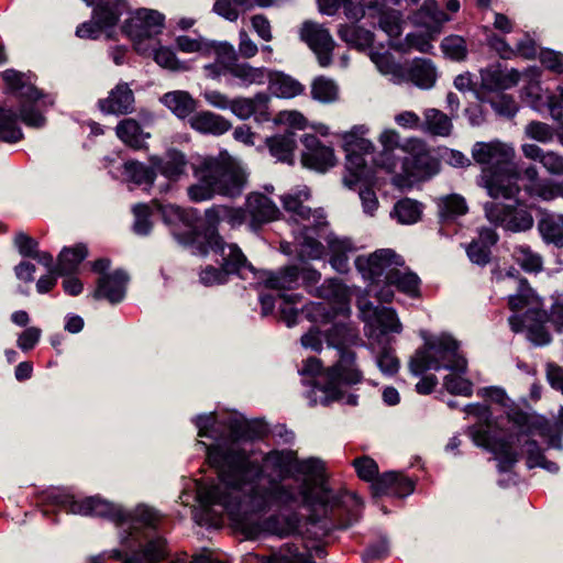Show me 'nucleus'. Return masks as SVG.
<instances>
[{"mask_svg":"<svg viewBox=\"0 0 563 563\" xmlns=\"http://www.w3.org/2000/svg\"><path fill=\"white\" fill-rule=\"evenodd\" d=\"M87 255L88 250L84 244L64 249L58 256L56 273L65 275L75 272Z\"/></svg>","mask_w":563,"mask_h":563,"instance_id":"nucleus-49","label":"nucleus"},{"mask_svg":"<svg viewBox=\"0 0 563 563\" xmlns=\"http://www.w3.org/2000/svg\"><path fill=\"white\" fill-rule=\"evenodd\" d=\"M330 247L332 252V267L340 273L347 272L350 255L355 251L351 242L347 240L334 239L330 242Z\"/></svg>","mask_w":563,"mask_h":563,"instance_id":"nucleus-55","label":"nucleus"},{"mask_svg":"<svg viewBox=\"0 0 563 563\" xmlns=\"http://www.w3.org/2000/svg\"><path fill=\"white\" fill-rule=\"evenodd\" d=\"M402 264V258L390 249L377 250L355 260L357 271L364 279L369 280L368 294L384 302H389L394 298V289L386 285L389 273Z\"/></svg>","mask_w":563,"mask_h":563,"instance_id":"nucleus-8","label":"nucleus"},{"mask_svg":"<svg viewBox=\"0 0 563 563\" xmlns=\"http://www.w3.org/2000/svg\"><path fill=\"white\" fill-rule=\"evenodd\" d=\"M202 255H212L216 262L220 263L221 268L207 265L199 274L200 282L206 286H216L224 284L229 275L240 273L242 268L247 267L246 258L234 244H227L222 238L212 232L196 245Z\"/></svg>","mask_w":563,"mask_h":563,"instance_id":"nucleus-6","label":"nucleus"},{"mask_svg":"<svg viewBox=\"0 0 563 563\" xmlns=\"http://www.w3.org/2000/svg\"><path fill=\"white\" fill-rule=\"evenodd\" d=\"M514 257L517 263L527 272H540L543 267V258L534 253L529 246L520 245L514 251Z\"/></svg>","mask_w":563,"mask_h":563,"instance_id":"nucleus-60","label":"nucleus"},{"mask_svg":"<svg viewBox=\"0 0 563 563\" xmlns=\"http://www.w3.org/2000/svg\"><path fill=\"white\" fill-rule=\"evenodd\" d=\"M7 87L12 91H19L20 97L25 99L20 109L21 120L31 128H41L45 124L42 113L27 104V101H36L42 97L41 91L32 84V76L14 69H7L2 73Z\"/></svg>","mask_w":563,"mask_h":563,"instance_id":"nucleus-12","label":"nucleus"},{"mask_svg":"<svg viewBox=\"0 0 563 563\" xmlns=\"http://www.w3.org/2000/svg\"><path fill=\"white\" fill-rule=\"evenodd\" d=\"M128 276L123 271H115L98 279V287L93 292L96 299L106 298L112 303L121 301L125 296Z\"/></svg>","mask_w":563,"mask_h":563,"instance_id":"nucleus-29","label":"nucleus"},{"mask_svg":"<svg viewBox=\"0 0 563 563\" xmlns=\"http://www.w3.org/2000/svg\"><path fill=\"white\" fill-rule=\"evenodd\" d=\"M159 519L161 516L155 509L145 505H141L136 507L133 515L125 514V520L122 522V525H128L129 528L136 523L146 527H155Z\"/></svg>","mask_w":563,"mask_h":563,"instance_id":"nucleus-63","label":"nucleus"},{"mask_svg":"<svg viewBox=\"0 0 563 563\" xmlns=\"http://www.w3.org/2000/svg\"><path fill=\"white\" fill-rule=\"evenodd\" d=\"M526 190L531 197L540 198L544 201H551L560 197L561 181L542 179L526 186Z\"/></svg>","mask_w":563,"mask_h":563,"instance_id":"nucleus-57","label":"nucleus"},{"mask_svg":"<svg viewBox=\"0 0 563 563\" xmlns=\"http://www.w3.org/2000/svg\"><path fill=\"white\" fill-rule=\"evenodd\" d=\"M450 21V16L441 10L435 0H426L421 9L416 14V23L421 24L427 30L426 35L439 33L443 23ZM407 35H415L408 33Z\"/></svg>","mask_w":563,"mask_h":563,"instance_id":"nucleus-31","label":"nucleus"},{"mask_svg":"<svg viewBox=\"0 0 563 563\" xmlns=\"http://www.w3.org/2000/svg\"><path fill=\"white\" fill-rule=\"evenodd\" d=\"M196 427L198 428V435L200 438H210L218 441L216 445L207 448V460H209V452L211 450H219L225 454L232 448L239 449L236 443L232 442L228 445L227 442L222 440L223 423L219 422L213 413L198 416ZM209 464L213 466L211 463Z\"/></svg>","mask_w":563,"mask_h":563,"instance_id":"nucleus-28","label":"nucleus"},{"mask_svg":"<svg viewBox=\"0 0 563 563\" xmlns=\"http://www.w3.org/2000/svg\"><path fill=\"white\" fill-rule=\"evenodd\" d=\"M405 151L407 156L400 158L398 167L391 174V181L398 188H410L415 181L429 178L439 172V162L420 139H409Z\"/></svg>","mask_w":563,"mask_h":563,"instance_id":"nucleus-9","label":"nucleus"},{"mask_svg":"<svg viewBox=\"0 0 563 563\" xmlns=\"http://www.w3.org/2000/svg\"><path fill=\"white\" fill-rule=\"evenodd\" d=\"M542 299L540 298V306H527L525 308L526 313L523 319H519L516 316L509 318V324L512 331L519 332L526 330L528 339L536 345H545L551 341V335L544 325L549 320V316L547 311L542 309Z\"/></svg>","mask_w":563,"mask_h":563,"instance_id":"nucleus-18","label":"nucleus"},{"mask_svg":"<svg viewBox=\"0 0 563 563\" xmlns=\"http://www.w3.org/2000/svg\"><path fill=\"white\" fill-rule=\"evenodd\" d=\"M465 412L477 419V424L468 430L473 442L494 453L500 472L510 471L518 461V454L509 442L496 435V423L492 419L489 409L486 406L471 404L465 407Z\"/></svg>","mask_w":563,"mask_h":563,"instance_id":"nucleus-7","label":"nucleus"},{"mask_svg":"<svg viewBox=\"0 0 563 563\" xmlns=\"http://www.w3.org/2000/svg\"><path fill=\"white\" fill-rule=\"evenodd\" d=\"M307 45L316 54L320 66L327 67L331 63V54L334 49L332 37H303Z\"/></svg>","mask_w":563,"mask_h":563,"instance_id":"nucleus-59","label":"nucleus"},{"mask_svg":"<svg viewBox=\"0 0 563 563\" xmlns=\"http://www.w3.org/2000/svg\"><path fill=\"white\" fill-rule=\"evenodd\" d=\"M421 214L422 206L409 198L399 200L390 213L400 224H413L420 220Z\"/></svg>","mask_w":563,"mask_h":563,"instance_id":"nucleus-52","label":"nucleus"},{"mask_svg":"<svg viewBox=\"0 0 563 563\" xmlns=\"http://www.w3.org/2000/svg\"><path fill=\"white\" fill-rule=\"evenodd\" d=\"M422 130L433 136L448 137L453 131L452 117L435 108H428L423 111Z\"/></svg>","mask_w":563,"mask_h":563,"instance_id":"nucleus-37","label":"nucleus"},{"mask_svg":"<svg viewBox=\"0 0 563 563\" xmlns=\"http://www.w3.org/2000/svg\"><path fill=\"white\" fill-rule=\"evenodd\" d=\"M117 136L130 147L135 150L143 148L151 137L148 132H145L139 122L132 118L122 120L115 128Z\"/></svg>","mask_w":563,"mask_h":563,"instance_id":"nucleus-38","label":"nucleus"},{"mask_svg":"<svg viewBox=\"0 0 563 563\" xmlns=\"http://www.w3.org/2000/svg\"><path fill=\"white\" fill-rule=\"evenodd\" d=\"M124 172L130 180L139 185H153L156 177L155 168L152 165L148 167L139 162H126Z\"/></svg>","mask_w":563,"mask_h":563,"instance_id":"nucleus-58","label":"nucleus"},{"mask_svg":"<svg viewBox=\"0 0 563 563\" xmlns=\"http://www.w3.org/2000/svg\"><path fill=\"white\" fill-rule=\"evenodd\" d=\"M358 309L366 327L371 329V335L376 330L382 334L401 331V323L394 309L374 307L366 298L358 300Z\"/></svg>","mask_w":563,"mask_h":563,"instance_id":"nucleus-20","label":"nucleus"},{"mask_svg":"<svg viewBox=\"0 0 563 563\" xmlns=\"http://www.w3.org/2000/svg\"><path fill=\"white\" fill-rule=\"evenodd\" d=\"M385 482L396 483L393 488V495L398 497H404L410 494L413 490V484L405 476L399 473L388 472L380 475L372 485V490L375 496L385 495L388 492V488L383 484Z\"/></svg>","mask_w":563,"mask_h":563,"instance_id":"nucleus-41","label":"nucleus"},{"mask_svg":"<svg viewBox=\"0 0 563 563\" xmlns=\"http://www.w3.org/2000/svg\"><path fill=\"white\" fill-rule=\"evenodd\" d=\"M67 509L75 515L108 517L120 523L125 520V512L120 506L99 497H89L82 500L69 499Z\"/></svg>","mask_w":563,"mask_h":563,"instance_id":"nucleus-24","label":"nucleus"},{"mask_svg":"<svg viewBox=\"0 0 563 563\" xmlns=\"http://www.w3.org/2000/svg\"><path fill=\"white\" fill-rule=\"evenodd\" d=\"M269 97L264 93H257L253 98L233 99L230 106L231 112L241 120H246L255 115L257 121L268 120Z\"/></svg>","mask_w":563,"mask_h":563,"instance_id":"nucleus-27","label":"nucleus"},{"mask_svg":"<svg viewBox=\"0 0 563 563\" xmlns=\"http://www.w3.org/2000/svg\"><path fill=\"white\" fill-rule=\"evenodd\" d=\"M402 14L397 10H372L368 29L374 30L378 27L386 35H401L402 32Z\"/></svg>","mask_w":563,"mask_h":563,"instance_id":"nucleus-36","label":"nucleus"},{"mask_svg":"<svg viewBox=\"0 0 563 563\" xmlns=\"http://www.w3.org/2000/svg\"><path fill=\"white\" fill-rule=\"evenodd\" d=\"M298 271L296 267H287L279 273H271L266 279V285L269 288L277 290L291 289L297 285Z\"/></svg>","mask_w":563,"mask_h":563,"instance_id":"nucleus-62","label":"nucleus"},{"mask_svg":"<svg viewBox=\"0 0 563 563\" xmlns=\"http://www.w3.org/2000/svg\"><path fill=\"white\" fill-rule=\"evenodd\" d=\"M247 211L255 222H267L277 218L279 210L266 196L254 194L247 198Z\"/></svg>","mask_w":563,"mask_h":563,"instance_id":"nucleus-42","label":"nucleus"},{"mask_svg":"<svg viewBox=\"0 0 563 563\" xmlns=\"http://www.w3.org/2000/svg\"><path fill=\"white\" fill-rule=\"evenodd\" d=\"M161 102L180 119L187 118L196 109L194 98L187 91L183 90L165 93L161 98Z\"/></svg>","mask_w":563,"mask_h":563,"instance_id":"nucleus-43","label":"nucleus"},{"mask_svg":"<svg viewBox=\"0 0 563 563\" xmlns=\"http://www.w3.org/2000/svg\"><path fill=\"white\" fill-rule=\"evenodd\" d=\"M311 97L321 103L334 102L339 97V87L333 79L319 76L311 84Z\"/></svg>","mask_w":563,"mask_h":563,"instance_id":"nucleus-53","label":"nucleus"},{"mask_svg":"<svg viewBox=\"0 0 563 563\" xmlns=\"http://www.w3.org/2000/svg\"><path fill=\"white\" fill-rule=\"evenodd\" d=\"M161 211L166 224L172 228L173 234L181 243L200 244L206 236H201L194 232L195 223L198 220V213L192 209H183L176 205H162L155 202Z\"/></svg>","mask_w":563,"mask_h":563,"instance_id":"nucleus-14","label":"nucleus"},{"mask_svg":"<svg viewBox=\"0 0 563 563\" xmlns=\"http://www.w3.org/2000/svg\"><path fill=\"white\" fill-rule=\"evenodd\" d=\"M459 343L449 334L426 339L424 346L416 352L410 361V371L420 375L428 369L444 367L450 373L443 378L444 388L453 395L470 397L473 383L464 377L466 360L459 354Z\"/></svg>","mask_w":563,"mask_h":563,"instance_id":"nucleus-2","label":"nucleus"},{"mask_svg":"<svg viewBox=\"0 0 563 563\" xmlns=\"http://www.w3.org/2000/svg\"><path fill=\"white\" fill-rule=\"evenodd\" d=\"M346 38L349 45L366 52L378 70L384 75H391L395 82H400L407 78L422 89H430L434 86L437 71L430 60H417L410 68L402 69L391 60L388 48L384 44L374 41L375 37Z\"/></svg>","mask_w":563,"mask_h":563,"instance_id":"nucleus-4","label":"nucleus"},{"mask_svg":"<svg viewBox=\"0 0 563 563\" xmlns=\"http://www.w3.org/2000/svg\"><path fill=\"white\" fill-rule=\"evenodd\" d=\"M532 432L542 438L548 448L563 451L562 434L560 431L554 430L552 424L545 419H537L532 423Z\"/></svg>","mask_w":563,"mask_h":563,"instance_id":"nucleus-56","label":"nucleus"},{"mask_svg":"<svg viewBox=\"0 0 563 563\" xmlns=\"http://www.w3.org/2000/svg\"><path fill=\"white\" fill-rule=\"evenodd\" d=\"M124 4V0L98 1L90 20L79 24L75 35H93L113 30L120 21Z\"/></svg>","mask_w":563,"mask_h":563,"instance_id":"nucleus-15","label":"nucleus"},{"mask_svg":"<svg viewBox=\"0 0 563 563\" xmlns=\"http://www.w3.org/2000/svg\"><path fill=\"white\" fill-rule=\"evenodd\" d=\"M190 126L202 134L222 135L232 124L229 120L211 111H200L189 119Z\"/></svg>","mask_w":563,"mask_h":563,"instance_id":"nucleus-34","label":"nucleus"},{"mask_svg":"<svg viewBox=\"0 0 563 563\" xmlns=\"http://www.w3.org/2000/svg\"><path fill=\"white\" fill-rule=\"evenodd\" d=\"M516 151L512 144L499 140L476 142L472 147V157L482 165L494 164L496 168L512 163Z\"/></svg>","mask_w":563,"mask_h":563,"instance_id":"nucleus-23","label":"nucleus"},{"mask_svg":"<svg viewBox=\"0 0 563 563\" xmlns=\"http://www.w3.org/2000/svg\"><path fill=\"white\" fill-rule=\"evenodd\" d=\"M366 133L367 129L364 126L355 128L351 132L345 133L343 135L344 148L361 153L363 156L373 154L375 145L369 139L363 136Z\"/></svg>","mask_w":563,"mask_h":563,"instance_id":"nucleus-54","label":"nucleus"},{"mask_svg":"<svg viewBox=\"0 0 563 563\" xmlns=\"http://www.w3.org/2000/svg\"><path fill=\"white\" fill-rule=\"evenodd\" d=\"M377 141L382 150L372 158V162L376 167L391 175L400 161L395 154V150L400 146V134L395 129H384L379 133Z\"/></svg>","mask_w":563,"mask_h":563,"instance_id":"nucleus-25","label":"nucleus"},{"mask_svg":"<svg viewBox=\"0 0 563 563\" xmlns=\"http://www.w3.org/2000/svg\"><path fill=\"white\" fill-rule=\"evenodd\" d=\"M165 15L154 9L140 8L130 13L122 24L123 35H161Z\"/></svg>","mask_w":563,"mask_h":563,"instance_id":"nucleus-19","label":"nucleus"},{"mask_svg":"<svg viewBox=\"0 0 563 563\" xmlns=\"http://www.w3.org/2000/svg\"><path fill=\"white\" fill-rule=\"evenodd\" d=\"M323 463L318 459H307L297 461L296 472L306 476L302 497L310 505L320 504L329 506L335 503V497L322 481Z\"/></svg>","mask_w":563,"mask_h":563,"instance_id":"nucleus-13","label":"nucleus"},{"mask_svg":"<svg viewBox=\"0 0 563 563\" xmlns=\"http://www.w3.org/2000/svg\"><path fill=\"white\" fill-rule=\"evenodd\" d=\"M209 461L218 470L220 483L197 485V498L203 507L220 505L238 519L295 499L294 488L280 483L296 472L297 457L292 451H272L262 466L233 448L225 454L211 450Z\"/></svg>","mask_w":563,"mask_h":563,"instance_id":"nucleus-1","label":"nucleus"},{"mask_svg":"<svg viewBox=\"0 0 563 563\" xmlns=\"http://www.w3.org/2000/svg\"><path fill=\"white\" fill-rule=\"evenodd\" d=\"M266 144L269 148L272 156L280 162L288 164L294 163L296 141L294 133H287L284 135H275L266 140Z\"/></svg>","mask_w":563,"mask_h":563,"instance_id":"nucleus-45","label":"nucleus"},{"mask_svg":"<svg viewBox=\"0 0 563 563\" xmlns=\"http://www.w3.org/2000/svg\"><path fill=\"white\" fill-rule=\"evenodd\" d=\"M218 52V62L232 76L239 78L244 84L250 82L252 67L247 64H239L235 59V52L227 42L220 44Z\"/></svg>","mask_w":563,"mask_h":563,"instance_id":"nucleus-40","label":"nucleus"},{"mask_svg":"<svg viewBox=\"0 0 563 563\" xmlns=\"http://www.w3.org/2000/svg\"><path fill=\"white\" fill-rule=\"evenodd\" d=\"M537 229L544 243L563 247V214L541 211Z\"/></svg>","mask_w":563,"mask_h":563,"instance_id":"nucleus-33","label":"nucleus"},{"mask_svg":"<svg viewBox=\"0 0 563 563\" xmlns=\"http://www.w3.org/2000/svg\"><path fill=\"white\" fill-rule=\"evenodd\" d=\"M0 136L5 142H16L22 139V132L16 125L15 114L11 110L0 108Z\"/></svg>","mask_w":563,"mask_h":563,"instance_id":"nucleus-64","label":"nucleus"},{"mask_svg":"<svg viewBox=\"0 0 563 563\" xmlns=\"http://www.w3.org/2000/svg\"><path fill=\"white\" fill-rule=\"evenodd\" d=\"M271 90L280 98H294L303 91V86L296 79L284 74H274L269 78Z\"/></svg>","mask_w":563,"mask_h":563,"instance_id":"nucleus-51","label":"nucleus"},{"mask_svg":"<svg viewBox=\"0 0 563 563\" xmlns=\"http://www.w3.org/2000/svg\"><path fill=\"white\" fill-rule=\"evenodd\" d=\"M386 285H389L391 289L395 286L399 291L416 297L419 295L420 279L415 273L408 269H400L397 266L394 272L389 273Z\"/></svg>","mask_w":563,"mask_h":563,"instance_id":"nucleus-46","label":"nucleus"},{"mask_svg":"<svg viewBox=\"0 0 563 563\" xmlns=\"http://www.w3.org/2000/svg\"><path fill=\"white\" fill-rule=\"evenodd\" d=\"M310 196V190L306 186H302L284 195L282 202L284 209L291 214L292 219L302 223L303 231L297 238L300 257L316 260L321 257L323 246L311 236L309 232L324 225L325 217L321 209L312 210L306 205Z\"/></svg>","mask_w":563,"mask_h":563,"instance_id":"nucleus-5","label":"nucleus"},{"mask_svg":"<svg viewBox=\"0 0 563 563\" xmlns=\"http://www.w3.org/2000/svg\"><path fill=\"white\" fill-rule=\"evenodd\" d=\"M133 103V91L126 84H119L107 98L99 101V107L102 112L108 114H125L132 111Z\"/></svg>","mask_w":563,"mask_h":563,"instance_id":"nucleus-30","label":"nucleus"},{"mask_svg":"<svg viewBox=\"0 0 563 563\" xmlns=\"http://www.w3.org/2000/svg\"><path fill=\"white\" fill-rule=\"evenodd\" d=\"M521 152L526 158L538 161L549 174L563 175V155L558 152L543 151L540 146L532 143H523Z\"/></svg>","mask_w":563,"mask_h":563,"instance_id":"nucleus-32","label":"nucleus"},{"mask_svg":"<svg viewBox=\"0 0 563 563\" xmlns=\"http://www.w3.org/2000/svg\"><path fill=\"white\" fill-rule=\"evenodd\" d=\"M245 218L246 213L241 208H232L224 205L213 206L206 211V220L211 227L223 221L228 222L231 227H238L245 221Z\"/></svg>","mask_w":563,"mask_h":563,"instance_id":"nucleus-44","label":"nucleus"},{"mask_svg":"<svg viewBox=\"0 0 563 563\" xmlns=\"http://www.w3.org/2000/svg\"><path fill=\"white\" fill-rule=\"evenodd\" d=\"M440 48L444 57L455 62L464 60L468 52L464 37H442Z\"/></svg>","mask_w":563,"mask_h":563,"instance_id":"nucleus-61","label":"nucleus"},{"mask_svg":"<svg viewBox=\"0 0 563 563\" xmlns=\"http://www.w3.org/2000/svg\"><path fill=\"white\" fill-rule=\"evenodd\" d=\"M485 211L488 220L512 232L527 231L533 225L532 216L523 209H510L499 203H487Z\"/></svg>","mask_w":563,"mask_h":563,"instance_id":"nucleus-22","label":"nucleus"},{"mask_svg":"<svg viewBox=\"0 0 563 563\" xmlns=\"http://www.w3.org/2000/svg\"><path fill=\"white\" fill-rule=\"evenodd\" d=\"M194 174L198 178V183L191 185L187 189L188 197L194 202L210 200L218 194L213 176L205 177L202 172V158L194 166Z\"/></svg>","mask_w":563,"mask_h":563,"instance_id":"nucleus-39","label":"nucleus"},{"mask_svg":"<svg viewBox=\"0 0 563 563\" xmlns=\"http://www.w3.org/2000/svg\"><path fill=\"white\" fill-rule=\"evenodd\" d=\"M222 42H216L206 37H178V47L181 52L200 56H214L218 59V52Z\"/></svg>","mask_w":563,"mask_h":563,"instance_id":"nucleus-47","label":"nucleus"},{"mask_svg":"<svg viewBox=\"0 0 563 563\" xmlns=\"http://www.w3.org/2000/svg\"><path fill=\"white\" fill-rule=\"evenodd\" d=\"M540 76L541 71L537 67H529L523 73H519L515 68H501L499 64H496L481 70V80L484 88L492 91L507 90L522 80L526 84L525 92L536 98H539Z\"/></svg>","mask_w":563,"mask_h":563,"instance_id":"nucleus-11","label":"nucleus"},{"mask_svg":"<svg viewBox=\"0 0 563 563\" xmlns=\"http://www.w3.org/2000/svg\"><path fill=\"white\" fill-rule=\"evenodd\" d=\"M519 173L512 163L508 166L484 169L482 185L492 198L509 199L519 191Z\"/></svg>","mask_w":563,"mask_h":563,"instance_id":"nucleus-16","label":"nucleus"},{"mask_svg":"<svg viewBox=\"0 0 563 563\" xmlns=\"http://www.w3.org/2000/svg\"><path fill=\"white\" fill-rule=\"evenodd\" d=\"M341 7L351 22V26L344 27L341 25L338 35H373L372 29H368L373 9L366 12L361 4L354 3L352 0H344Z\"/></svg>","mask_w":563,"mask_h":563,"instance_id":"nucleus-26","label":"nucleus"},{"mask_svg":"<svg viewBox=\"0 0 563 563\" xmlns=\"http://www.w3.org/2000/svg\"><path fill=\"white\" fill-rule=\"evenodd\" d=\"M316 294L321 298H325L336 303L339 311L345 312L349 310V291L339 280H327L321 287L316 289Z\"/></svg>","mask_w":563,"mask_h":563,"instance_id":"nucleus-50","label":"nucleus"},{"mask_svg":"<svg viewBox=\"0 0 563 563\" xmlns=\"http://www.w3.org/2000/svg\"><path fill=\"white\" fill-rule=\"evenodd\" d=\"M495 279L501 290H516V294L510 295L508 299L511 310H523L527 306H540V297L515 269L497 272Z\"/></svg>","mask_w":563,"mask_h":563,"instance_id":"nucleus-17","label":"nucleus"},{"mask_svg":"<svg viewBox=\"0 0 563 563\" xmlns=\"http://www.w3.org/2000/svg\"><path fill=\"white\" fill-rule=\"evenodd\" d=\"M150 162L155 172H159L172 181L178 180L185 174L187 165L185 155L178 151H169L164 157L152 156Z\"/></svg>","mask_w":563,"mask_h":563,"instance_id":"nucleus-35","label":"nucleus"},{"mask_svg":"<svg viewBox=\"0 0 563 563\" xmlns=\"http://www.w3.org/2000/svg\"><path fill=\"white\" fill-rule=\"evenodd\" d=\"M205 177L213 176L218 195L236 197L242 194L247 183V174L239 161L221 152L218 156L202 158Z\"/></svg>","mask_w":563,"mask_h":563,"instance_id":"nucleus-10","label":"nucleus"},{"mask_svg":"<svg viewBox=\"0 0 563 563\" xmlns=\"http://www.w3.org/2000/svg\"><path fill=\"white\" fill-rule=\"evenodd\" d=\"M346 152V169L353 179L345 177L344 183L347 187H352L356 181L373 176L372 168L367 166L365 157L361 153H355L351 150Z\"/></svg>","mask_w":563,"mask_h":563,"instance_id":"nucleus-48","label":"nucleus"},{"mask_svg":"<svg viewBox=\"0 0 563 563\" xmlns=\"http://www.w3.org/2000/svg\"><path fill=\"white\" fill-rule=\"evenodd\" d=\"M327 343L338 350L340 360L327 373V384L314 387V401L329 404L342 398L345 385L357 384L362 379L361 372L354 367L355 355L346 347L356 341V333L343 323H335L327 331Z\"/></svg>","mask_w":563,"mask_h":563,"instance_id":"nucleus-3","label":"nucleus"},{"mask_svg":"<svg viewBox=\"0 0 563 563\" xmlns=\"http://www.w3.org/2000/svg\"><path fill=\"white\" fill-rule=\"evenodd\" d=\"M301 143L303 167L323 173L336 164L333 148L322 144L316 135L308 133L302 135Z\"/></svg>","mask_w":563,"mask_h":563,"instance_id":"nucleus-21","label":"nucleus"}]
</instances>
